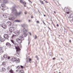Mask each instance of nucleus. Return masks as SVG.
Masks as SVG:
<instances>
[{
  "mask_svg": "<svg viewBox=\"0 0 73 73\" xmlns=\"http://www.w3.org/2000/svg\"><path fill=\"white\" fill-rule=\"evenodd\" d=\"M56 26H57V27H58V24H57L56 25Z\"/></svg>",
  "mask_w": 73,
  "mask_h": 73,
  "instance_id": "79ce46f5",
  "label": "nucleus"
},
{
  "mask_svg": "<svg viewBox=\"0 0 73 73\" xmlns=\"http://www.w3.org/2000/svg\"><path fill=\"white\" fill-rule=\"evenodd\" d=\"M41 3L42 4H44V3H43V1H42Z\"/></svg>",
  "mask_w": 73,
  "mask_h": 73,
  "instance_id": "f704fd0d",
  "label": "nucleus"
},
{
  "mask_svg": "<svg viewBox=\"0 0 73 73\" xmlns=\"http://www.w3.org/2000/svg\"><path fill=\"white\" fill-rule=\"evenodd\" d=\"M29 22H30V21H31V20H29Z\"/></svg>",
  "mask_w": 73,
  "mask_h": 73,
  "instance_id": "49530a36",
  "label": "nucleus"
},
{
  "mask_svg": "<svg viewBox=\"0 0 73 73\" xmlns=\"http://www.w3.org/2000/svg\"><path fill=\"white\" fill-rule=\"evenodd\" d=\"M24 73V71L22 70H21L19 71V73Z\"/></svg>",
  "mask_w": 73,
  "mask_h": 73,
  "instance_id": "412c9836",
  "label": "nucleus"
},
{
  "mask_svg": "<svg viewBox=\"0 0 73 73\" xmlns=\"http://www.w3.org/2000/svg\"><path fill=\"white\" fill-rule=\"evenodd\" d=\"M39 23V21H36V23Z\"/></svg>",
  "mask_w": 73,
  "mask_h": 73,
  "instance_id": "72a5a7b5",
  "label": "nucleus"
},
{
  "mask_svg": "<svg viewBox=\"0 0 73 73\" xmlns=\"http://www.w3.org/2000/svg\"><path fill=\"white\" fill-rule=\"evenodd\" d=\"M20 2L21 3H22V4H23V1L22 0H20Z\"/></svg>",
  "mask_w": 73,
  "mask_h": 73,
  "instance_id": "cd10ccee",
  "label": "nucleus"
},
{
  "mask_svg": "<svg viewBox=\"0 0 73 73\" xmlns=\"http://www.w3.org/2000/svg\"><path fill=\"white\" fill-rule=\"evenodd\" d=\"M21 66V68H23V66Z\"/></svg>",
  "mask_w": 73,
  "mask_h": 73,
  "instance_id": "ea45409f",
  "label": "nucleus"
},
{
  "mask_svg": "<svg viewBox=\"0 0 73 73\" xmlns=\"http://www.w3.org/2000/svg\"><path fill=\"white\" fill-rule=\"evenodd\" d=\"M54 13H56V12L55 11H54Z\"/></svg>",
  "mask_w": 73,
  "mask_h": 73,
  "instance_id": "603ef678",
  "label": "nucleus"
},
{
  "mask_svg": "<svg viewBox=\"0 0 73 73\" xmlns=\"http://www.w3.org/2000/svg\"><path fill=\"white\" fill-rule=\"evenodd\" d=\"M69 42H71V40H70L69 41Z\"/></svg>",
  "mask_w": 73,
  "mask_h": 73,
  "instance_id": "a19ab883",
  "label": "nucleus"
},
{
  "mask_svg": "<svg viewBox=\"0 0 73 73\" xmlns=\"http://www.w3.org/2000/svg\"><path fill=\"white\" fill-rule=\"evenodd\" d=\"M11 41L13 44H14L15 47V48L17 52V54H20V49L19 47V46H18V44L17 43H15L14 40H11Z\"/></svg>",
  "mask_w": 73,
  "mask_h": 73,
  "instance_id": "f257e3e1",
  "label": "nucleus"
},
{
  "mask_svg": "<svg viewBox=\"0 0 73 73\" xmlns=\"http://www.w3.org/2000/svg\"><path fill=\"white\" fill-rule=\"evenodd\" d=\"M24 13H25V15H26V14H27V12H24Z\"/></svg>",
  "mask_w": 73,
  "mask_h": 73,
  "instance_id": "473e14b6",
  "label": "nucleus"
},
{
  "mask_svg": "<svg viewBox=\"0 0 73 73\" xmlns=\"http://www.w3.org/2000/svg\"><path fill=\"white\" fill-rule=\"evenodd\" d=\"M31 18H32V19L33 18V17H31Z\"/></svg>",
  "mask_w": 73,
  "mask_h": 73,
  "instance_id": "4d7b16f0",
  "label": "nucleus"
},
{
  "mask_svg": "<svg viewBox=\"0 0 73 73\" xmlns=\"http://www.w3.org/2000/svg\"><path fill=\"white\" fill-rule=\"evenodd\" d=\"M27 60H29V61H31V59L29 58H27Z\"/></svg>",
  "mask_w": 73,
  "mask_h": 73,
  "instance_id": "a878e982",
  "label": "nucleus"
},
{
  "mask_svg": "<svg viewBox=\"0 0 73 73\" xmlns=\"http://www.w3.org/2000/svg\"><path fill=\"white\" fill-rule=\"evenodd\" d=\"M43 22L44 24L45 25V23H44V21H43Z\"/></svg>",
  "mask_w": 73,
  "mask_h": 73,
  "instance_id": "a18cd8bd",
  "label": "nucleus"
},
{
  "mask_svg": "<svg viewBox=\"0 0 73 73\" xmlns=\"http://www.w3.org/2000/svg\"><path fill=\"white\" fill-rule=\"evenodd\" d=\"M14 12H15V15L16 16H19V13H17V10H16V9H15V8H13V10L12 11V13H13Z\"/></svg>",
  "mask_w": 73,
  "mask_h": 73,
  "instance_id": "f03ea898",
  "label": "nucleus"
},
{
  "mask_svg": "<svg viewBox=\"0 0 73 73\" xmlns=\"http://www.w3.org/2000/svg\"><path fill=\"white\" fill-rule=\"evenodd\" d=\"M72 16V15H70V16Z\"/></svg>",
  "mask_w": 73,
  "mask_h": 73,
  "instance_id": "69168bd1",
  "label": "nucleus"
},
{
  "mask_svg": "<svg viewBox=\"0 0 73 73\" xmlns=\"http://www.w3.org/2000/svg\"><path fill=\"white\" fill-rule=\"evenodd\" d=\"M9 31L12 33V32H14L15 31V29L13 27H10L9 29Z\"/></svg>",
  "mask_w": 73,
  "mask_h": 73,
  "instance_id": "20e7f679",
  "label": "nucleus"
},
{
  "mask_svg": "<svg viewBox=\"0 0 73 73\" xmlns=\"http://www.w3.org/2000/svg\"><path fill=\"white\" fill-rule=\"evenodd\" d=\"M28 1H29V2H31V1H30V0H28Z\"/></svg>",
  "mask_w": 73,
  "mask_h": 73,
  "instance_id": "09e8293b",
  "label": "nucleus"
},
{
  "mask_svg": "<svg viewBox=\"0 0 73 73\" xmlns=\"http://www.w3.org/2000/svg\"><path fill=\"white\" fill-rule=\"evenodd\" d=\"M2 10H3V11H4L5 10L4 9H2Z\"/></svg>",
  "mask_w": 73,
  "mask_h": 73,
  "instance_id": "8fccbe9b",
  "label": "nucleus"
},
{
  "mask_svg": "<svg viewBox=\"0 0 73 73\" xmlns=\"http://www.w3.org/2000/svg\"><path fill=\"white\" fill-rule=\"evenodd\" d=\"M2 70L3 71H5V68H2Z\"/></svg>",
  "mask_w": 73,
  "mask_h": 73,
  "instance_id": "b1692460",
  "label": "nucleus"
},
{
  "mask_svg": "<svg viewBox=\"0 0 73 73\" xmlns=\"http://www.w3.org/2000/svg\"><path fill=\"white\" fill-rule=\"evenodd\" d=\"M14 61H15L17 63H19L20 62V60L19 58L15 57V60Z\"/></svg>",
  "mask_w": 73,
  "mask_h": 73,
  "instance_id": "39448f33",
  "label": "nucleus"
},
{
  "mask_svg": "<svg viewBox=\"0 0 73 73\" xmlns=\"http://www.w3.org/2000/svg\"><path fill=\"white\" fill-rule=\"evenodd\" d=\"M16 69L18 70H16V72H18V71H19V70H20V67L19 66H18L17 67Z\"/></svg>",
  "mask_w": 73,
  "mask_h": 73,
  "instance_id": "9d476101",
  "label": "nucleus"
},
{
  "mask_svg": "<svg viewBox=\"0 0 73 73\" xmlns=\"http://www.w3.org/2000/svg\"><path fill=\"white\" fill-rule=\"evenodd\" d=\"M35 39H36V38H37V36L36 35H35Z\"/></svg>",
  "mask_w": 73,
  "mask_h": 73,
  "instance_id": "2f4dec72",
  "label": "nucleus"
},
{
  "mask_svg": "<svg viewBox=\"0 0 73 73\" xmlns=\"http://www.w3.org/2000/svg\"><path fill=\"white\" fill-rule=\"evenodd\" d=\"M16 41L19 44H21L22 42L21 40L19 38H17L16 39Z\"/></svg>",
  "mask_w": 73,
  "mask_h": 73,
  "instance_id": "423d86ee",
  "label": "nucleus"
},
{
  "mask_svg": "<svg viewBox=\"0 0 73 73\" xmlns=\"http://www.w3.org/2000/svg\"><path fill=\"white\" fill-rule=\"evenodd\" d=\"M44 17H45V16H46L45 15H44Z\"/></svg>",
  "mask_w": 73,
  "mask_h": 73,
  "instance_id": "de8ad7c7",
  "label": "nucleus"
},
{
  "mask_svg": "<svg viewBox=\"0 0 73 73\" xmlns=\"http://www.w3.org/2000/svg\"><path fill=\"white\" fill-rule=\"evenodd\" d=\"M15 21H16V22H20V21H19V20Z\"/></svg>",
  "mask_w": 73,
  "mask_h": 73,
  "instance_id": "7c9ffc66",
  "label": "nucleus"
},
{
  "mask_svg": "<svg viewBox=\"0 0 73 73\" xmlns=\"http://www.w3.org/2000/svg\"><path fill=\"white\" fill-rule=\"evenodd\" d=\"M15 33L17 35H19L20 33V31H17L15 32Z\"/></svg>",
  "mask_w": 73,
  "mask_h": 73,
  "instance_id": "9b49d317",
  "label": "nucleus"
},
{
  "mask_svg": "<svg viewBox=\"0 0 73 73\" xmlns=\"http://www.w3.org/2000/svg\"><path fill=\"white\" fill-rule=\"evenodd\" d=\"M3 57L4 58H5V59H6V58H8V56L6 55H4L3 56Z\"/></svg>",
  "mask_w": 73,
  "mask_h": 73,
  "instance_id": "4468645a",
  "label": "nucleus"
},
{
  "mask_svg": "<svg viewBox=\"0 0 73 73\" xmlns=\"http://www.w3.org/2000/svg\"><path fill=\"white\" fill-rule=\"evenodd\" d=\"M37 58V60H38V58Z\"/></svg>",
  "mask_w": 73,
  "mask_h": 73,
  "instance_id": "3c124183",
  "label": "nucleus"
},
{
  "mask_svg": "<svg viewBox=\"0 0 73 73\" xmlns=\"http://www.w3.org/2000/svg\"><path fill=\"white\" fill-rule=\"evenodd\" d=\"M9 20H12V21L15 20V19H14L13 17L9 18Z\"/></svg>",
  "mask_w": 73,
  "mask_h": 73,
  "instance_id": "2eb2a0df",
  "label": "nucleus"
},
{
  "mask_svg": "<svg viewBox=\"0 0 73 73\" xmlns=\"http://www.w3.org/2000/svg\"><path fill=\"white\" fill-rule=\"evenodd\" d=\"M7 70H10V68H9V67H8L7 68Z\"/></svg>",
  "mask_w": 73,
  "mask_h": 73,
  "instance_id": "c756f323",
  "label": "nucleus"
},
{
  "mask_svg": "<svg viewBox=\"0 0 73 73\" xmlns=\"http://www.w3.org/2000/svg\"><path fill=\"white\" fill-rule=\"evenodd\" d=\"M10 58H11L10 57H9V56H8L7 58V59L8 60H9V59H10Z\"/></svg>",
  "mask_w": 73,
  "mask_h": 73,
  "instance_id": "c85d7f7f",
  "label": "nucleus"
},
{
  "mask_svg": "<svg viewBox=\"0 0 73 73\" xmlns=\"http://www.w3.org/2000/svg\"><path fill=\"white\" fill-rule=\"evenodd\" d=\"M19 38L21 40H24V38L21 36H20L19 37Z\"/></svg>",
  "mask_w": 73,
  "mask_h": 73,
  "instance_id": "aec40b11",
  "label": "nucleus"
},
{
  "mask_svg": "<svg viewBox=\"0 0 73 73\" xmlns=\"http://www.w3.org/2000/svg\"><path fill=\"white\" fill-rule=\"evenodd\" d=\"M48 28H49V29H50V28H49V27H48Z\"/></svg>",
  "mask_w": 73,
  "mask_h": 73,
  "instance_id": "052dcab7",
  "label": "nucleus"
},
{
  "mask_svg": "<svg viewBox=\"0 0 73 73\" xmlns=\"http://www.w3.org/2000/svg\"><path fill=\"white\" fill-rule=\"evenodd\" d=\"M3 16L5 17H8V16H7V15L3 14Z\"/></svg>",
  "mask_w": 73,
  "mask_h": 73,
  "instance_id": "a211bd4d",
  "label": "nucleus"
},
{
  "mask_svg": "<svg viewBox=\"0 0 73 73\" xmlns=\"http://www.w3.org/2000/svg\"><path fill=\"white\" fill-rule=\"evenodd\" d=\"M24 6L25 7V5H24Z\"/></svg>",
  "mask_w": 73,
  "mask_h": 73,
  "instance_id": "13d9d810",
  "label": "nucleus"
},
{
  "mask_svg": "<svg viewBox=\"0 0 73 73\" xmlns=\"http://www.w3.org/2000/svg\"><path fill=\"white\" fill-rule=\"evenodd\" d=\"M10 72L11 73H14L13 72V71L11 69L10 70Z\"/></svg>",
  "mask_w": 73,
  "mask_h": 73,
  "instance_id": "5701e85b",
  "label": "nucleus"
},
{
  "mask_svg": "<svg viewBox=\"0 0 73 73\" xmlns=\"http://www.w3.org/2000/svg\"><path fill=\"white\" fill-rule=\"evenodd\" d=\"M15 57H13L11 59V60L13 61H15Z\"/></svg>",
  "mask_w": 73,
  "mask_h": 73,
  "instance_id": "dca6fc26",
  "label": "nucleus"
},
{
  "mask_svg": "<svg viewBox=\"0 0 73 73\" xmlns=\"http://www.w3.org/2000/svg\"><path fill=\"white\" fill-rule=\"evenodd\" d=\"M2 65H3L4 66H5V62H3Z\"/></svg>",
  "mask_w": 73,
  "mask_h": 73,
  "instance_id": "6ab92c4d",
  "label": "nucleus"
},
{
  "mask_svg": "<svg viewBox=\"0 0 73 73\" xmlns=\"http://www.w3.org/2000/svg\"><path fill=\"white\" fill-rule=\"evenodd\" d=\"M67 14H69V13L68 12H67Z\"/></svg>",
  "mask_w": 73,
  "mask_h": 73,
  "instance_id": "c03bdc74",
  "label": "nucleus"
},
{
  "mask_svg": "<svg viewBox=\"0 0 73 73\" xmlns=\"http://www.w3.org/2000/svg\"><path fill=\"white\" fill-rule=\"evenodd\" d=\"M29 34H30V35L31 36L32 35V34H31V33H29Z\"/></svg>",
  "mask_w": 73,
  "mask_h": 73,
  "instance_id": "4c0bfd02",
  "label": "nucleus"
},
{
  "mask_svg": "<svg viewBox=\"0 0 73 73\" xmlns=\"http://www.w3.org/2000/svg\"><path fill=\"white\" fill-rule=\"evenodd\" d=\"M45 2L46 3H48V2H47V1H45Z\"/></svg>",
  "mask_w": 73,
  "mask_h": 73,
  "instance_id": "37998d69",
  "label": "nucleus"
},
{
  "mask_svg": "<svg viewBox=\"0 0 73 73\" xmlns=\"http://www.w3.org/2000/svg\"><path fill=\"white\" fill-rule=\"evenodd\" d=\"M23 36L25 37H26L27 36V30L25 28H24L23 29Z\"/></svg>",
  "mask_w": 73,
  "mask_h": 73,
  "instance_id": "7ed1b4c3",
  "label": "nucleus"
},
{
  "mask_svg": "<svg viewBox=\"0 0 73 73\" xmlns=\"http://www.w3.org/2000/svg\"><path fill=\"white\" fill-rule=\"evenodd\" d=\"M4 1H7V0H4Z\"/></svg>",
  "mask_w": 73,
  "mask_h": 73,
  "instance_id": "5fc2aeb1",
  "label": "nucleus"
},
{
  "mask_svg": "<svg viewBox=\"0 0 73 73\" xmlns=\"http://www.w3.org/2000/svg\"><path fill=\"white\" fill-rule=\"evenodd\" d=\"M3 51L2 50V47H0V53H3Z\"/></svg>",
  "mask_w": 73,
  "mask_h": 73,
  "instance_id": "ddd939ff",
  "label": "nucleus"
},
{
  "mask_svg": "<svg viewBox=\"0 0 73 73\" xmlns=\"http://www.w3.org/2000/svg\"><path fill=\"white\" fill-rule=\"evenodd\" d=\"M58 36H59V37H60V35H58Z\"/></svg>",
  "mask_w": 73,
  "mask_h": 73,
  "instance_id": "6e6d98bb",
  "label": "nucleus"
},
{
  "mask_svg": "<svg viewBox=\"0 0 73 73\" xmlns=\"http://www.w3.org/2000/svg\"><path fill=\"white\" fill-rule=\"evenodd\" d=\"M0 27H2L3 29H5V28H6V25L5 24L3 25H0Z\"/></svg>",
  "mask_w": 73,
  "mask_h": 73,
  "instance_id": "1a4fd4ad",
  "label": "nucleus"
},
{
  "mask_svg": "<svg viewBox=\"0 0 73 73\" xmlns=\"http://www.w3.org/2000/svg\"><path fill=\"white\" fill-rule=\"evenodd\" d=\"M30 44V42H29H29H28V45H29V44Z\"/></svg>",
  "mask_w": 73,
  "mask_h": 73,
  "instance_id": "58836bf2",
  "label": "nucleus"
},
{
  "mask_svg": "<svg viewBox=\"0 0 73 73\" xmlns=\"http://www.w3.org/2000/svg\"><path fill=\"white\" fill-rule=\"evenodd\" d=\"M3 37L5 38H7L8 39L9 38V36H8V35L7 34H5L3 35Z\"/></svg>",
  "mask_w": 73,
  "mask_h": 73,
  "instance_id": "0eeeda50",
  "label": "nucleus"
},
{
  "mask_svg": "<svg viewBox=\"0 0 73 73\" xmlns=\"http://www.w3.org/2000/svg\"><path fill=\"white\" fill-rule=\"evenodd\" d=\"M55 59H56V58H52V60H55Z\"/></svg>",
  "mask_w": 73,
  "mask_h": 73,
  "instance_id": "c9c22d12",
  "label": "nucleus"
},
{
  "mask_svg": "<svg viewBox=\"0 0 73 73\" xmlns=\"http://www.w3.org/2000/svg\"><path fill=\"white\" fill-rule=\"evenodd\" d=\"M22 4L24 5H25V4H26V3H25V2H23Z\"/></svg>",
  "mask_w": 73,
  "mask_h": 73,
  "instance_id": "bb28decb",
  "label": "nucleus"
},
{
  "mask_svg": "<svg viewBox=\"0 0 73 73\" xmlns=\"http://www.w3.org/2000/svg\"><path fill=\"white\" fill-rule=\"evenodd\" d=\"M0 41L1 42H3V41H4V39L2 38L0 40Z\"/></svg>",
  "mask_w": 73,
  "mask_h": 73,
  "instance_id": "4be33fe9",
  "label": "nucleus"
},
{
  "mask_svg": "<svg viewBox=\"0 0 73 73\" xmlns=\"http://www.w3.org/2000/svg\"><path fill=\"white\" fill-rule=\"evenodd\" d=\"M6 45L7 47H8V48H10L11 47V44L8 42L6 43Z\"/></svg>",
  "mask_w": 73,
  "mask_h": 73,
  "instance_id": "6e6552de",
  "label": "nucleus"
},
{
  "mask_svg": "<svg viewBox=\"0 0 73 73\" xmlns=\"http://www.w3.org/2000/svg\"><path fill=\"white\" fill-rule=\"evenodd\" d=\"M38 57V56L37 55L35 56V57H36V58H38V57Z\"/></svg>",
  "mask_w": 73,
  "mask_h": 73,
  "instance_id": "e433bc0d",
  "label": "nucleus"
},
{
  "mask_svg": "<svg viewBox=\"0 0 73 73\" xmlns=\"http://www.w3.org/2000/svg\"><path fill=\"white\" fill-rule=\"evenodd\" d=\"M61 72H59V73H60Z\"/></svg>",
  "mask_w": 73,
  "mask_h": 73,
  "instance_id": "e2e57ef3",
  "label": "nucleus"
},
{
  "mask_svg": "<svg viewBox=\"0 0 73 73\" xmlns=\"http://www.w3.org/2000/svg\"><path fill=\"white\" fill-rule=\"evenodd\" d=\"M44 0V1H45V0Z\"/></svg>",
  "mask_w": 73,
  "mask_h": 73,
  "instance_id": "680f3d73",
  "label": "nucleus"
},
{
  "mask_svg": "<svg viewBox=\"0 0 73 73\" xmlns=\"http://www.w3.org/2000/svg\"><path fill=\"white\" fill-rule=\"evenodd\" d=\"M1 6L2 7H3V8H5V5L3 4H1Z\"/></svg>",
  "mask_w": 73,
  "mask_h": 73,
  "instance_id": "f3484780",
  "label": "nucleus"
},
{
  "mask_svg": "<svg viewBox=\"0 0 73 73\" xmlns=\"http://www.w3.org/2000/svg\"><path fill=\"white\" fill-rule=\"evenodd\" d=\"M5 3H7V2H5Z\"/></svg>",
  "mask_w": 73,
  "mask_h": 73,
  "instance_id": "0e129e2a",
  "label": "nucleus"
},
{
  "mask_svg": "<svg viewBox=\"0 0 73 73\" xmlns=\"http://www.w3.org/2000/svg\"><path fill=\"white\" fill-rule=\"evenodd\" d=\"M8 25L9 27H11V23L9 21L8 22L6 23Z\"/></svg>",
  "mask_w": 73,
  "mask_h": 73,
  "instance_id": "f8f14e48",
  "label": "nucleus"
},
{
  "mask_svg": "<svg viewBox=\"0 0 73 73\" xmlns=\"http://www.w3.org/2000/svg\"><path fill=\"white\" fill-rule=\"evenodd\" d=\"M22 12L21 11V12H19L18 13H19V16H20V14H21V13H22Z\"/></svg>",
  "mask_w": 73,
  "mask_h": 73,
  "instance_id": "393cba45",
  "label": "nucleus"
},
{
  "mask_svg": "<svg viewBox=\"0 0 73 73\" xmlns=\"http://www.w3.org/2000/svg\"><path fill=\"white\" fill-rule=\"evenodd\" d=\"M0 39H1V37H0Z\"/></svg>",
  "mask_w": 73,
  "mask_h": 73,
  "instance_id": "bf43d9fd",
  "label": "nucleus"
},
{
  "mask_svg": "<svg viewBox=\"0 0 73 73\" xmlns=\"http://www.w3.org/2000/svg\"><path fill=\"white\" fill-rule=\"evenodd\" d=\"M22 27H23L24 28V26H23V25L22 26Z\"/></svg>",
  "mask_w": 73,
  "mask_h": 73,
  "instance_id": "864d4df0",
  "label": "nucleus"
}]
</instances>
